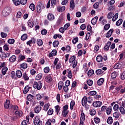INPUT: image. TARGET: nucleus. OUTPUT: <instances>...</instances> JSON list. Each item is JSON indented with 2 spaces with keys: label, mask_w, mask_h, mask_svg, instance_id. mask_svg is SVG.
Instances as JSON below:
<instances>
[{
  "label": "nucleus",
  "mask_w": 125,
  "mask_h": 125,
  "mask_svg": "<svg viewBox=\"0 0 125 125\" xmlns=\"http://www.w3.org/2000/svg\"><path fill=\"white\" fill-rule=\"evenodd\" d=\"M48 109H49V104H45L43 107V110H44L45 112H47Z\"/></svg>",
  "instance_id": "obj_50"
},
{
  "label": "nucleus",
  "mask_w": 125,
  "mask_h": 125,
  "mask_svg": "<svg viewBox=\"0 0 125 125\" xmlns=\"http://www.w3.org/2000/svg\"><path fill=\"white\" fill-rule=\"evenodd\" d=\"M3 48H4V50L6 51H8V50H9V44L8 43H5L3 45Z\"/></svg>",
  "instance_id": "obj_39"
},
{
  "label": "nucleus",
  "mask_w": 125,
  "mask_h": 125,
  "mask_svg": "<svg viewBox=\"0 0 125 125\" xmlns=\"http://www.w3.org/2000/svg\"><path fill=\"white\" fill-rule=\"evenodd\" d=\"M104 78H100L97 81V84L99 86L102 85L103 84V83H104Z\"/></svg>",
  "instance_id": "obj_22"
},
{
  "label": "nucleus",
  "mask_w": 125,
  "mask_h": 125,
  "mask_svg": "<svg viewBox=\"0 0 125 125\" xmlns=\"http://www.w3.org/2000/svg\"><path fill=\"white\" fill-rule=\"evenodd\" d=\"M20 67L22 68V69H27L28 68V64L26 62H23L20 65Z\"/></svg>",
  "instance_id": "obj_30"
},
{
  "label": "nucleus",
  "mask_w": 125,
  "mask_h": 125,
  "mask_svg": "<svg viewBox=\"0 0 125 125\" xmlns=\"http://www.w3.org/2000/svg\"><path fill=\"white\" fill-rule=\"evenodd\" d=\"M29 8L32 11H34L36 9V5L34 3H31L29 5Z\"/></svg>",
  "instance_id": "obj_42"
},
{
  "label": "nucleus",
  "mask_w": 125,
  "mask_h": 125,
  "mask_svg": "<svg viewBox=\"0 0 125 125\" xmlns=\"http://www.w3.org/2000/svg\"><path fill=\"white\" fill-rule=\"evenodd\" d=\"M16 76L17 78H21L22 77V72L20 70H17L16 72Z\"/></svg>",
  "instance_id": "obj_34"
},
{
  "label": "nucleus",
  "mask_w": 125,
  "mask_h": 125,
  "mask_svg": "<svg viewBox=\"0 0 125 125\" xmlns=\"http://www.w3.org/2000/svg\"><path fill=\"white\" fill-rule=\"evenodd\" d=\"M26 39H28V35L27 34H24L21 37V41H26Z\"/></svg>",
  "instance_id": "obj_49"
},
{
  "label": "nucleus",
  "mask_w": 125,
  "mask_h": 125,
  "mask_svg": "<svg viewBox=\"0 0 125 125\" xmlns=\"http://www.w3.org/2000/svg\"><path fill=\"white\" fill-rule=\"evenodd\" d=\"M45 81L47 83H51L52 82V77L50 76V74L48 75L45 78Z\"/></svg>",
  "instance_id": "obj_18"
},
{
  "label": "nucleus",
  "mask_w": 125,
  "mask_h": 125,
  "mask_svg": "<svg viewBox=\"0 0 125 125\" xmlns=\"http://www.w3.org/2000/svg\"><path fill=\"white\" fill-rule=\"evenodd\" d=\"M117 76L118 73L116 71H114L111 74V78L112 80H116Z\"/></svg>",
  "instance_id": "obj_20"
},
{
  "label": "nucleus",
  "mask_w": 125,
  "mask_h": 125,
  "mask_svg": "<svg viewBox=\"0 0 125 125\" xmlns=\"http://www.w3.org/2000/svg\"><path fill=\"white\" fill-rule=\"evenodd\" d=\"M15 116H18V117H22L23 115V112L22 111H19L18 110H16L15 112Z\"/></svg>",
  "instance_id": "obj_29"
},
{
  "label": "nucleus",
  "mask_w": 125,
  "mask_h": 125,
  "mask_svg": "<svg viewBox=\"0 0 125 125\" xmlns=\"http://www.w3.org/2000/svg\"><path fill=\"white\" fill-rule=\"evenodd\" d=\"M123 65L120 63H116L113 67L114 69H122L123 67Z\"/></svg>",
  "instance_id": "obj_17"
},
{
  "label": "nucleus",
  "mask_w": 125,
  "mask_h": 125,
  "mask_svg": "<svg viewBox=\"0 0 125 125\" xmlns=\"http://www.w3.org/2000/svg\"><path fill=\"white\" fill-rule=\"evenodd\" d=\"M102 105V102L100 101H95L92 104V106L94 108H100Z\"/></svg>",
  "instance_id": "obj_4"
},
{
  "label": "nucleus",
  "mask_w": 125,
  "mask_h": 125,
  "mask_svg": "<svg viewBox=\"0 0 125 125\" xmlns=\"http://www.w3.org/2000/svg\"><path fill=\"white\" fill-rule=\"evenodd\" d=\"M8 70V68H7V67L6 66L4 67L1 69L2 75H6V72H7Z\"/></svg>",
  "instance_id": "obj_27"
},
{
  "label": "nucleus",
  "mask_w": 125,
  "mask_h": 125,
  "mask_svg": "<svg viewBox=\"0 0 125 125\" xmlns=\"http://www.w3.org/2000/svg\"><path fill=\"white\" fill-rule=\"evenodd\" d=\"M33 87L35 89H37V90H41L42 88V81L36 82L33 83Z\"/></svg>",
  "instance_id": "obj_2"
},
{
  "label": "nucleus",
  "mask_w": 125,
  "mask_h": 125,
  "mask_svg": "<svg viewBox=\"0 0 125 125\" xmlns=\"http://www.w3.org/2000/svg\"><path fill=\"white\" fill-rule=\"evenodd\" d=\"M118 17H119V13H116L112 18L113 22H115L118 19Z\"/></svg>",
  "instance_id": "obj_56"
},
{
  "label": "nucleus",
  "mask_w": 125,
  "mask_h": 125,
  "mask_svg": "<svg viewBox=\"0 0 125 125\" xmlns=\"http://www.w3.org/2000/svg\"><path fill=\"white\" fill-rule=\"evenodd\" d=\"M47 18L50 21H52V20H54V15L51 13H49L48 14Z\"/></svg>",
  "instance_id": "obj_25"
},
{
  "label": "nucleus",
  "mask_w": 125,
  "mask_h": 125,
  "mask_svg": "<svg viewBox=\"0 0 125 125\" xmlns=\"http://www.w3.org/2000/svg\"><path fill=\"white\" fill-rule=\"evenodd\" d=\"M37 43L39 46H42V45L43 44V42H42V39H38L37 40Z\"/></svg>",
  "instance_id": "obj_40"
},
{
  "label": "nucleus",
  "mask_w": 125,
  "mask_h": 125,
  "mask_svg": "<svg viewBox=\"0 0 125 125\" xmlns=\"http://www.w3.org/2000/svg\"><path fill=\"white\" fill-rule=\"evenodd\" d=\"M75 105H76V103L75 102V101H71L70 105V110H73L74 109V106H75Z\"/></svg>",
  "instance_id": "obj_37"
},
{
  "label": "nucleus",
  "mask_w": 125,
  "mask_h": 125,
  "mask_svg": "<svg viewBox=\"0 0 125 125\" xmlns=\"http://www.w3.org/2000/svg\"><path fill=\"white\" fill-rule=\"evenodd\" d=\"M7 42L9 43V44H13L15 42V40L14 39H8Z\"/></svg>",
  "instance_id": "obj_52"
},
{
  "label": "nucleus",
  "mask_w": 125,
  "mask_h": 125,
  "mask_svg": "<svg viewBox=\"0 0 125 125\" xmlns=\"http://www.w3.org/2000/svg\"><path fill=\"white\" fill-rule=\"evenodd\" d=\"M42 76H43V75L42 73H39L36 76L35 79H36V80H37V81H40V80H42Z\"/></svg>",
  "instance_id": "obj_28"
},
{
  "label": "nucleus",
  "mask_w": 125,
  "mask_h": 125,
  "mask_svg": "<svg viewBox=\"0 0 125 125\" xmlns=\"http://www.w3.org/2000/svg\"><path fill=\"white\" fill-rule=\"evenodd\" d=\"M119 110H120V113L122 115H125V108H124V106H120L119 107Z\"/></svg>",
  "instance_id": "obj_43"
},
{
  "label": "nucleus",
  "mask_w": 125,
  "mask_h": 125,
  "mask_svg": "<svg viewBox=\"0 0 125 125\" xmlns=\"http://www.w3.org/2000/svg\"><path fill=\"white\" fill-rule=\"evenodd\" d=\"M87 84H88V85H89V86H91V85L93 84V81L92 80L88 79L87 81Z\"/></svg>",
  "instance_id": "obj_55"
},
{
  "label": "nucleus",
  "mask_w": 125,
  "mask_h": 125,
  "mask_svg": "<svg viewBox=\"0 0 125 125\" xmlns=\"http://www.w3.org/2000/svg\"><path fill=\"white\" fill-rule=\"evenodd\" d=\"M63 85H64V83L63 82L60 81L58 84V86L59 90H61L62 89V87H63Z\"/></svg>",
  "instance_id": "obj_31"
},
{
  "label": "nucleus",
  "mask_w": 125,
  "mask_h": 125,
  "mask_svg": "<svg viewBox=\"0 0 125 125\" xmlns=\"http://www.w3.org/2000/svg\"><path fill=\"white\" fill-rule=\"evenodd\" d=\"M29 90H30V87H29V85L25 86L23 91V94H27V93L29 92Z\"/></svg>",
  "instance_id": "obj_24"
},
{
  "label": "nucleus",
  "mask_w": 125,
  "mask_h": 125,
  "mask_svg": "<svg viewBox=\"0 0 125 125\" xmlns=\"http://www.w3.org/2000/svg\"><path fill=\"white\" fill-rule=\"evenodd\" d=\"M114 111H118L119 110V104H115L113 106Z\"/></svg>",
  "instance_id": "obj_63"
},
{
  "label": "nucleus",
  "mask_w": 125,
  "mask_h": 125,
  "mask_svg": "<svg viewBox=\"0 0 125 125\" xmlns=\"http://www.w3.org/2000/svg\"><path fill=\"white\" fill-rule=\"evenodd\" d=\"M78 42H79V38L78 37H76L72 40V43H73V44H76V43H77Z\"/></svg>",
  "instance_id": "obj_62"
},
{
  "label": "nucleus",
  "mask_w": 125,
  "mask_h": 125,
  "mask_svg": "<svg viewBox=\"0 0 125 125\" xmlns=\"http://www.w3.org/2000/svg\"><path fill=\"white\" fill-rule=\"evenodd\" d=\"M36 8H37V13L40 14L42 12V9H44V8H45V4L42 3V1H39L37 3Z\"/></svg>",
  "instance_id": "obj_1"
},
{
  "label": "nucleus",
  "mask_w": 125,
  "mask_h": 125,
  "mask_svg": "<svg viewBox=\"0 0 125 125\" xmlns=\"http://www.w3.org/2000/svg\"><path fill=\"white\" fill-rule=\"evenodd\" d=\"M120 92L121 93V94H124V93H125V87H123L122 86V88L120 89Z\"/></svg>",
  "instance_id": "obj_64"
},
{
  "label": "nucleus",
  "mask_w": 125,
  "mask_h": 125,
  "mask_svg": "<svg viewBox=\"0 0 125 125\" xmlns=\"http://www.w3.org/2000/svg\"><path fill=\"white\" fill-rule=\"evenodd\" d=\"M59 105H57L55 106V112L57 113V115L59 114V112H60V107H59Z\"/></svg>",
  "instance_id": "obj_47"
},
{
  "label": "nucleus",
  "mask_w": 125,
  "mask_h": 125,
  "mask_svg": "<svg viewBox=\"0 0 125 125\" xmlns=\"http://www.w3.org/2000/svg\"><path fill=\"white\" fill-rule=\"evenodd\" d=\"M97 20H98V17L96 16L93 18L91 21V23L92 25H95L97 23Z\"/></svg>",
  "instance_id": "obj_19"
},
{
  "label": "nucleus",
  "mask_w": 125,
  "mask_h": 125,
  "mask_svg": "<svg viewBox=\"0 0 125 125\" xmlns=\"http://www.w3.org/2000/svg\"><path fill=\"white\" fill-rule=\"evenodd\" d=\"M110 27H111L110 24L107 23L104 26V29L105 31H108V30H109L110 28Z\"/></svg>",
  "instance_id": "obj_53"
},
{
  "label": "nucleus",
  "mask_w": 125,
  "mask_h": 125,
  "mask_svg": "<svg viewBox=\"0 0 125 125\" xmlns=\"http://www.w3.org/2000/svg\"><path fill=\"white\" fill-rule=\"evenodd\" d=\"M106 114L107 115H111L112 112V106H109L108 108H106Z\"/></svg>",
  "instance_id": "obj_32"
},
{
  "label": "nucleus",
  "mask_w": 125,
  "mask_h": 125,
  "mask_svg": "<svg viewBox=\"0 0 125 125\" xmlns=\"http://www.w3.org/2000/svg\"><path fill=\"white\" fill-rule=\"evenodd\" d=\"M66 9V7L65 6H62V7H58L57 8V10L59 12H63V11H65V10Z\"/></svg>",
  "instance_id": "obj_21"
},
{
  "label": "nucleus",
  "mask_w": 125,
  "mask_h": 125,
  "mask_svg": "<svg viewBox=\"0 0 125 125\" xmlns=\"http://www.w3.org/2000/svg\"><path fill=\"white\" fill-rule=\"evenodd\" d=\"M97 92L96 91H90L88 93V95H90V96H94V95H96Z\"/></svg>",
  "instance_id": "obj_38"
},
{
  "label": "nucleus",
  "mask_w": 125,
  "mask_h": 125,
  "mask_svg": "<svg viewBox=\"0 0 125 125\" xmlns=\"http://www.w3.org/2000/svg\"><path fill=\"white\" fill-rule=\"evenodd\" d=\"M94 74V70L93 69H90L88 71V77H92V75Z\"/></svg>",
  "instance_id": "obj_33"
},
{
  "label": "nucleus",
  "mask_w": 125,
  "mask_h": 125,
  "mask_svg": "<svg viewBox=\"0 0 125 125\" xmlns=\"http://www.w3.org/2000/svg\"><path fill=\"white\" fill-rule=\"evenodd\" d=\"M62 117L66 118L68 114H69V111L62 110Z\"/></svg>",
  "instance_id": "obj_45"
},
{
  "label": "nucleus",
  "mask_w": 125,
  "mask_h": 125,
  "mask_svg": "<svg viewBox=\"0 0 125 125\" xmlns=\"http://www.w3.org/2000/svg\"><path fill=\"white\" fill-rule=\"evenodd\" d=\"M22 78L24 81H29V77H28L26 72L23 74Z\"/></svg>",
  "instance_id": "obj_48"
},
{
  "label": "nucleus",
  "mask_w": 125,
  "mask_h": 125,
  "mask_svg": "<svg viewBox=\"0 0 125 125\" xmlns=\"http://www.w3.org/2000/svg\"><path fill=\"white\" fill-rule=\"evenodd\" d=\"M70 8H71V9H74V8H75V7L76 6V5H75V2L74 1V0H71L70 2Z\"/></svg>",
  "instance_id": "obj_41"
},
{
  "label": "nucleus",
  "mask_w": 125,
  "mask_h": 125,
  "mask_svg": "<svg viewBox=\"0 0 125 125\" xmlns=\"http://www.w3.org/2000/svg\"><path fill=\"white\" fill-rule=\"evenodd\" d=\"M26 100L30 102H33L34 101V96L31 94H28L26 97Z\"/></svg>",
  "instance_id": "obj_8"
},
{
  "label": "nucleus",
  "mask_w": 125,
  "mask_h": 125,
  "mask_svg": "<svg viewBox=\"0 0 125 125\" xmlns=\"http://www.w3.org/2000/svg\"><path fill=\"white\" fill-rule=\"evenodd\" d=\"M120 79L122 81H124L125 80V70L123 72V73L120 74Z\"/></svg>",
  "instance_id": "obj_46"
},
{
  "label": "nucleus",
  "mask_w": 125,
  "mask_h": 125,
  "mask_svg": "<svg viewBox=\"0 0 125 125\" xmlns=\"http://www.w3.org/2000/svg\"><path fill=\"white\" fill-rule=\"evenodd\" d=\"M87 97L86 96H84L83 98L82 99V106H83L85 105L86 104H87Z\"/></svg>",
  "instance_id": "obj_13"
},
{
  "label": "nucleus",
  "mask_w": 125,
  "mask_h": 125,
  "mask_svg": "<svg viewBox=\"0 0 125 125\" xmlns=\"http://www.w3.org/2000/svg\"><path fill=\"white\" fill-rule=\"evenodd\" d=\"M74 61H76V56L75 55L71 56L69 59V63H73Z\"/></svg>",
  "instance_id": "obj_36"
},
{
  "label": "nucleus",
  "mask_w": 125,
  "mask_h": 125,
  "mask_svg": "<svg viewBox=\"0 0 125 125\" xmlns=\"http://www.w3.org/2000/svg\"><path fill=\"white\" fill-rule=\"evenodd\" d=\"M96 59L97 62L99 63L103 62V57L101 55H98Z\"/></svg>",
  "instance_id": "obj_15"
},
{
  "label": "nucleus",
  "mask_w": 125,
  "mask_h": 125,
  "mask_svg": "<svg viewBox=\"0 0 125 125\" xmlns=\"http://www.w3.org/2000/svg\"><path fill=\"white\" fill-rule=\"evenodd\" d=\"M57 54V51L55 49H54L51 52L49 53V57L50 58L51 57H53V56H55Z\"/></svg>",
  "instance_id": "obj_11"
},
{
  "label": "nucleus",
  "mask_w": 125,
  "mask_h": 125,
  "mask_svg": "<svg viewBox=\"0 0 125 125\" xmlns=\"http://www.w3.org/2000/svg\"><path fill=\"white\" fill-rule=\"evenodd\" d=\"M95 73L96 75H97V76H103V75L105 74V72L102 70V69H101L96 70Z\"/></svg>",
  "instance_id": "obj_5"
},
{
  "label": "nucleus",
  "mask_w": 125,
  "mask_h": 125,
  "mask_svg": "<svg viewBox=\"0 0 125 125\" xmlns=\"http://www.w3.org/2000/svg\"><path fill=\"white\" fill-rule=\"evenodd\" d=\"M106 122L108 125H112L113 124V118L111 116L109 117Z\"/></svg>",
  "instance_id": "obj_35"
},
{
  "label": "nucleus",
  "mask_w": 125,
  "mask_h": 125,
  "mask_svg": "<svg viewBox=\"0 0 125 125\" xmlns=\"http://www.w3.org/2000/svg\"><path fill=\"white\" fill-rule=\"evenodd\" d=\"M16 59H17L16 56L13 55L9 58V61L11 63H14V62L16 61Z\"/></svg>",
  "instance_id": "obj_10"
},
{
  "label": "nucleus",
  "mask_w": 125,
  "mask_h": 125,
  "mask_svg": "<svg viewBox=\"0 0 125 125\" xmlns=\"http://www.w3.org/2000/svg\"><path fill=\"white\" fill-rule=\"evenodd\" d=\"M10 109L13 110L14 111H18L19 110V107L17 105H11Z\"/></svg>",
  "instance_id": "obj_14"
},
{
  "label": "nucleus",
  "mask_w": 125,
  "mask_h": 125,
  "mask_svg": "<svg viewBox=\"0 0 125 125\" xmlns=\"http://www.w3.org/2000/svg\"><path fill=\"white\" fill-rule=\"evenodd\" d=\"M123 23V19H119L116 23V26H121Z\"/></svg>",
  "instance_id": "obj_54"
},
{
  "label": "nucleus",
  "mask_w": 125,
  "mask_h": 125,
  "mask_svg": "<svg viewBox=\"0 0 125 125\" xmlns=\"http://www.w3.org/2000/svg\"><path fill=\"white\" fill-rule=\"evenodd\" d=\"M10 106L11 105L10 104V101L6 100L5 104H4V108L5 109H10Z\"/></svg>",
  "instance_id": "obj_6"
},
{
  "label": "nucleus",
  "mask_w": 125,
  "mask_h": 125,
  "mask_svg": "<svg viewBox=\"0 0 125 125\" xmlns=\"http://www.w3.org/2000/svg\"><path fill=\"white\" fill-rule=\"evenodd\" d=\"M40 121H41V119L40 118V116H36L33 122L34 125H37Z\"/></svg>",
  "instance_id": "obj_23"
},
{
  "label": "nucleus",
  "mask_w": 125,
  "mask_h": 125,
  "mask_svg": "<svg viewBox=\"0 0 125 125\" xmlns=\"http://www.w3.org/2000/svg\"><path fill=\"white\" fill-rule=\"evenodd\" d=\"M53 45L54 47H58V45H59V41H55L53 42Z\"/></svg>",
  "instance_id": "obj_51"
},
{
  "label": "nucleus",
  "mask_w": 125,
  "mask_h": 125,
  "mask_svg": "<svg viewBox=\"0 0 125 125\" xmlns=\"http://www.w3.org/2000/svg\"><path fill=\"white\" fill-rule=\"evenodd\" d=\"M120 116H122V114H121L120 112H115L113 114V117L115 118V119H119V118H120Z\"/></svg>",
  "instance_id": "obj_16"
},
{
  "label": "nucleus",
  "mask_w": 125,
  "mask_h": 125,
  "mask_svg": "<svg viewBox=\"0 0 125 125\" xmlns=\"http://www.w3.org/2000/svg\"><path fill=\"white\" fill-rule=\"evenodd\" d=\"M41 111H42V106L41 105L37 106L34 108V112L36 114H39Z\"/></svg>",
  "instance_id": "obj_12"
},
{
  "label": "nucleus",
  "mask_w": 125,
  "mask_h": 125,
  "mask_svg": "<svg viewBox=\"0 0 125 125\" xmlns=\"http://www.w3.org/2000/svg\"><path fill=\"white\" fill-rule=\"evenodd\" d=\"M80 120L85 121V115L84 114V113L83 112L81 113Z\"/></svg>",
  "instance_id": "obj_59"
},
{
  "label": "nucleus",
  "mask_w": 125,
  "mask_h": 125,
  "mask_svg": "<svg viewBox=\"0 0 125 125\" xmlns=\"http://www.w3.org/2000/svg\"><path fill=\"white\" fill-rule=\"evenodd\" d=\"M94 121L95 124H99V123H100V118L98 117H95L94 118Z\"/></svg>",
  "instance_id": "obj_61"
},
{
  "label": "nucleus",
  "mask_w": 125,
  "mask_h": 125,
  "mask_svg": "<svg viewBox=\"0 0 125 125\" xmlns=\"http://www.w3.org/2000/svg\"><path fill=\"white\" fill-rule=\"evenodd\" d=\"M43 71L46 74H48V73H49L50 69L49 68V67L46 66L43 69Z\"/></svg>",
  "instance_id": "obj_58"
},
{
  "label": "nucleus",
  "mask_w": 125,
  "mask_h": 125,
  "mask_svg": "<svg viewBox=\"0 0 125 125\" xmlns=\"http://www.w3.org/2000/svg\"><path fill=\"white\" fill-rule=\"evenodd\" d=\"M61 64H62L61 62H59L58 64H57V65H56V70H59L61 68Z\"/></svg>",
  "instance_id": "obj_60"
},
{
  "label": "nucleus",
  "mask_w": 125,
  "mask_h": 125,
  "mask_svg": "<svg viewBox=\"0 0 125 125\" xmlns=\"http://www.w3.org/2000/svg\"><path fill=\"white\" fill-rule=\"evenodd\" d=\"M27 24L30 28H33L34 27V21L31 20H29L28 21Z\"/></svg>",
  "instance_id": "obj_26"
},
{
  "label": "nucleus",
  "mask_w": 125,
  "mask_h": 125,
  "mask_svg": "<svg viewBox=\"0 0 125 125\" xmlns=\"http://www.w3.org/2000/svg\"><path fill=\"white\" fill-rule=\"evenodd\" d=\"M112 42H111L108 41L106 43L105 46L104 47V50L107 51L109 50V49L110 48V46H111Z\"/></svg>",
  "instance_id": "obj_9"
},
{
  "label": "nucleus",
  "mask_w": 125,
  "mask_h": 125,
  "mask_svg": "<svg viewBox=\"0 0 125 125\" xmlns=\"http://www.w3.org/2000/svg\"><path fill=\"white\" fill-rule=\"evenodd\" d=\"M89 112V114L92 117L95 116L96 114V111L94 109H90Z\"/></svg>",
  "instance_id": "obj_44"
},
{
  "label": "nucleus",
  "mask_w": 125,
  "mask_h": 125,
  "mask_svg": "<svg viewBox=\"0 0 125 125\" xmlns=\"http://www.w3.org/2000/svg\"><path fill=\"white\" fill-rule=\"evenodd\" d=\"M47 115L48 116H51V115L53 114V109L52 108H50L49 110L47 112Z\"/></svg>",
  "instance_id": "obj_57"
},
{
  "label": "nucleus",
  "mask_w": 125,
  "mask_h": 125,
  "mask_svg": "<svg viewBox=\"0 0 125 125\" xmlns=\"http://www.w3.org/2000/svg\"><path fill=\"white\" fill-rule=\"evenodd\" d=\"M1 60H5L6 58H8L10 56V52L5 53V52H3L1 53Z\"/></svg>",
  "instance_id": "obj_3"
},
{
  "label": "nucleus",
  "mask_w": 125,
  "mask_h": 125,
  "mask_svg": "<svg viewBox=\"0 0 125 125\" xmlns=\"http://www.w3.org/2000/svg\"><path fill=\"white\" fill-rule=\"evenodd\" d=\"M113 33H114V29H110L106 34L105 37L106 38H110L112 35H113Z\"/></svg>",
  "instance_id": "obj_7"
}]
</instances>
